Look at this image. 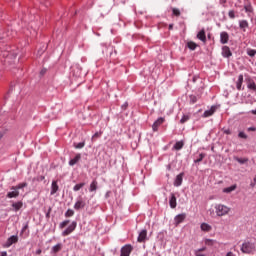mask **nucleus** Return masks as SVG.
<instances>
[{
    "label": "nucleus",
    "instance_id": "1",
    "mask_svg": "<svg viewBox=\"0 0 256 256\" xmlns=\"http://www.w3.org/2000/svg\"><path fill=\"white\" fill-rule=\"evenodd\" d=\"M214 209L217 217H225L231 213V207L225 204H216Z\"/></svg>",
    "mask_w": 256,
    "mask_h": 256
},
{
    "label": "nucleus",
    "instance_id": "2",
    "mask_svg": "<svg viewBox=\"0 0 256 256\" xmlns=\"http://www.w3.org/2000/svg\"><path fill=\"white\" fill-rule=\"evenodd\" d=\"M242 253L250 254L255 251V245L251 242H244L241 246Z\"/></svg>",
    "mask_w": 256,
    "mask_h": 256
},
{
    "label": "nucleus",
    "instance_id": "3",
    "mask_svg": "<svg viewBox=\"0 0 256 256\" xmlns=\"http://www.w3.org/2000/svg\"><path fill=\"white\" fill-rule=\"evenodd\" d=\"M87 205V202H85V199L83 197L79 196L77 198L76 203L74 204L75 211H81V209H85V206Z\"/></svg>",
    "mask_w": 256,
    "mask_h": 256
},
{
    "label": "nucleus",
    "instance_id": "4",
    "mask_svg": "<svg viewBox=\"0 0 256 256\" xmlns=\"http://www.w3.org/2000/svg\"><path fill=\"white\" fill-rule=\"evenodd\" d=\"M133 253V246L131 244L124 245L120 250V256H131Z\"/></svg>",
    "mask_w": 256,
    "mask_h": 256
},
{
    "label": "nucleus",
    "instance_id": "5",
    "mask_svg": "<svg viewBox=\"0 0 256 256\" xmlns=\"http://www.w3.org/2000/svg\"><path fill=\"white\" fill-rule=\"evenodd\" d=\"M76 228H77V222H72L71 225L68 226V228L64 232H62L63 237H67V235H71V233H73Z\"/></svg>",
    "mask_w": 256,
    "mask_h": 256
},
{
    "label": "nucleus",
    "instance_id": "6",
    "mask_svg": "<svg viewBox=\"0 0 256 256\" xmlns=\"http://www.w3.org/2000/svg\"><path fill=\"white\" fill-rule=\"evenodd\" d=\"M165 123V118L164 117H160L158 118L152 125V129L153 131H159V127H161V125H163Z\"/></svg>",
    "mask_w": 256,
    "mask_h": 256
},
{
    "label": "nucleus",
    "instance_id": "7",
    "mask_svg": "<svg viewBox=\"0 0 256 256\" xmlns=\"http://www.w3.org/2000/svg\"><path fill=\"white\" fill-rule=\"evenodd\" d=\"M19 241V236L17 235H12L11 237H9L4 245V247H11V245L17 243Z\"/></svg>",
    "mask_w": 256,
    "mask_h": 256
},
{
    "label": "nucleus",
    "instance_id": "8",
    "mask_svg": "<svg viewBox=\"0 0 256 256\" xmlns=\"http://www.w3.org/2000/svg\"><path fill=\"white\" fill-rule=\"evenodd\" d=\"M220 43H222V45H227V43H229V33L227 32L220 33Z\"/></svg>",
    "mask_w": 256,
    "mask_h": 256
},
{
    "label": "nucleus",
    "instance_id": "9",
    "mask_svg": "<svg viewBox=\"0 0 256 256\" xmlns=\"http://www.w3.org/2000/svg\"><path fill=\"white\" fill-rule=\"evenodd\" d=\"M197 39L202 41V43H207V35L205 34V29H202L198 32Z\"/></svg>",
    "mask_w": 256,
    "mask_h": 256
},
{
    "label": "nucleus",
    "instance_id": "10",
    "mask_svg": "<svg viewBox=\"0 0 256 256\" xmlns=\"http://www.w3.org/2000/svg\"><path fill=\"white\" fill-rule=\"evenodd\" d=\"M215 111H217V106H212L209 110H206L202 117L207 118L211 117L212 115L215 114Z\"/></svg>",
    "mask_w": 256,
    "mask_h": 256
},
{
    "label": "nucleus",
    "instance_id": "11",
    "mask_svg": "<svg viewBox=\"0 0 256 256\" xmlns=\"http://www.w3.org/2000/svg\"><path fill=\"white\" fill-rule=\"evenodd\" d=\"M183 175H185V174L180 173L176 176V179L174 181V186L175 187H181V185L183 184Z\"/></svg>",
    "mask_w": 256,
    "mask_h": 256
},
{
    "label": "nucleus",
    "instance_id": "12",
    "mask_svg": "<svg viewBox=\"0 0 256 256\" xmlns=\"http://www.w3.org/2000/svg\"><path fill=\"white\" fill-rule=\"evenodd\" d=\"M145 239H147V230H142L139 233L137 241H138V243H145Z\"/></svg>",
    "mask_w": 256,
    "mask_h": 256
},
{
    "label": "nucleus",
    "instance_id": "13",
    "mask_svg": "<svg viewBox=\"0 0 256 256\" xmlns=\"http://www.w3.org/2000/svg\"><path fill=\"white\" fill-rule=\"evenodd\" d=\"M231 55H233V53H231V49L229 48V46H223L222 47V56L223 57H231Z\"/></svg>",
    "mask_w": 256,
    "mask_h": 256
},
{
    "label": "nucleus",
    "instance_id": "14",
    "mask_svg": "<svg viewBox=\"0 0 256 256\" xmlns=\"http://www.w3.org/2000/svg\"><path fill=\"white\" fill-rule=\"evenodd\" d=\"M8 199H17L19 197V191L16 189H11L10 192L7 193Z\"/></svg>",
    "mask_w": 256,
    "mask_h": 256
},
{
    "label": "nucleus",
    "instance_id": "15",
    "mask_svg": "<svg viewBox=\"0 0 256 256\" xmlns=\"http://www.w3.org/2000/svg\"><path fill=\"white\" fill-rule=\"evenodd\" d=\"M57 191H59V185L57 184V181L54 180V181H52V184H51L50 195H55V193H57Z\"/></svg>",
    "mask_w": 256,
    "mask_h": 256
},
{
    "label": "nucleus",
    "instance_id": "16",
    "mask_svg": "<svg viewBox=\"0 0 256 256\" xmlns=\"http://www.w3.org/2000/svg\"><path fill=\"white\" fill-rule=\"evenodd\" d=\"M169 205L171 209H175L177 207V197L172 193L169 200Z\"/></svg>",
    "mask_w": 256,
    "mask_h": 256
},
{
    "label": "nucleus",
    "instance_id": "17",
    "mask_svg": "<svg viewBox=\"0 0 256 256\" xmlns=\"http://www.w3.org/2000/svg\"><path fill=\"white\" fill-rule=\"evenodd\" d=\"M81 161V154H77L73 159L69 161V165L73 167V165H77Z\"/></svg>",
    "mask_w": 256,
    "mask_h": 256
},
{
    "label": "nucleus",
    "instance_id": "18",
    "mask_svg": "<svg viewBox=\"0 0 256 256\" xmlns=\"http://www.w3.org/2000/svg\"><path fill=\"white\" fill-rule=\"evenodd\" d=\"M239 27L245 32L249 28V22L247 20H241L239 21Z\"/></svg>",
    "mask_w": 256,
    "mask_h": 256
},
{
    "label": "nucleus",
    "instance_id": "19",
    "mask_svg": "<svg viewBox=\"0 0 256 256\" xmlns=\"http://www.w3.org/2000/svg\"><path fill=\"white\" fill-rule=\"evenodd\" d=\"M185 217H186L185 214H179V215H177V216L175 217V219H174L176 225H179V224L183 223V222L185 221Z\"/></svg>",
    "mask_w": 256,
    "mask_h": 256
},
{
    "label": "nucleus",
    "instance_id": "20",
    "mask_svg": "<svg viewBox=\"0 0 256 256\" xmlns=\"http://www.w3.org/2000/svg\"><path fill=\"white\" fill-rule=\"evenodd\" d=\"M242 85H243V74H240V75L238 76V80H237V82H236V89H237L238 91H241Z\"/></svg>",
    "mask_w": 256,
    "mask_h": 256
},
{
    "label": "nucleus",
    "instance_id": "21",
    "mask_svg": "<svg viewBox=\"0 0 256 256\" xmlns=\"http://www.w3.org/2000/svg\"><path fill=\"white\" fill-rule=\"evenodd\" d=\"M97 185H98L97 180H94L91 182L90 188H89L90 193H95V191H97Z\"/></svg>",
    "mask_w": 256,
    "mask_h": 256
},
{
    "label": "nucleus",
    "instance_id": "22",
    "mask_svg": "<svg viewBox=\"0 0 256 256\" xmlns=\"http://www.w3.org/2000/svg\"><path fill=\"white\" fill-rule=\"evenodd\" d=\"M200 228H201L202 231H206L207 233L209 231H211V229H212L211 225H209L207 223H202Z\"/></svg>",
    "mask_w": 256,
    "mask_h": 256
},
{
    "label": "nucleus",
    "instance_id": "23",
    "mask_svg": "<svg viewBox=\"0 0 256 256\" xmlns=\"http://www.w3.org/2000/svg\"><path fill=\"white\" fill-rule=\"evenodd\" d=\"M24 187H27V182L20 183L17 186H12L10 189H15L16 191H19V189H24Z\"/></svg>",
    "mask_w": 256,
    "mask_h": 256
},
{
    "label": "nucleus",
    "instance_id": "24",
    "mask_svg": "<svg viewBox=\"0 0 256 256\" xmlns=\"http://www.w3.org/2000/svg\"><path fill=\"white\" fill-rule=\"evenodd\" d=\"M237 189V185H232L230 187L224 188L223 193H233Z\"/></svg>",
    "mask_w": 256,
    "mask_h": 256
},
{
    "label": "nucleus",
    "instance_id": "25",
    "mask_svg": "<svg viewBox=\"0 0 256 256\" xmlns=\"http://www.w3.org/2000/svg\"><path fill=\"white\" fill-rule=\"evenodd\" d=\"M12 207L15 211H19L23 207V203L21 201L15 202L12 204Z\"/></svg>",
    "mask_w": 256,
    "mask_h": 256
},
{
    "label": "nucleus",
    "instance_id": "26",
    "mask_svg": "<svg viewBox=\"0 0 256 256\" xmlns=\"http://www.w3.org/2000/svg\"><path fill=\"white\" fill-rule=\"evenodd\" d=\"M185 144L183 143V141H178L175 143L174 145V149L175 151H181V148L184 146Z\"/></svg>",
    "mask_w": 256,
    "mask_h": 256
},
{
    "label": "nucleus",
    "instance_id": "27",
    "mask_svg": "<svg viewBox=\"0 0 256 256\" xmlns=\"http://www.w3.org/2000/svg\"><path fill=\"white\" fill-rule=\"evenodd\" d=\"M187 47L190 48L191 51H195L197 49V43L190 41L187 43Z\"/></svg>",
    "mask_w": 256,
    "mask_h": 256
},
{
    "label": "nucleus",
    "instance_id": "28",
    "mask_svg": "<svg viewBox=\"0 0 256 256\" xmlns=\"http://www.w3.org/2000/svg\"><path fill=\"white\" fill-rule=\"evenodd\" d=\"M189 119H191L190 114L183 115L182 118L180 119V123L183 125V124L187 123V121H189Z\"/></svg>",
    "mask_w": 256,
    "mask_h": 256
},
{
    "label": "nucleus",
    "instance_id": "29",
    "mask_svg": "<svg viewBox=\"0 0 256 256\" xmlns=\"http://www.w3.org/2000/svg\"><path fill=\"white\" fill-rule=\"evenodd\" d=\"M85 185V182L82 183H78L73 187V191L77 192V191H81V189H83V186Z\"/></svg>",
    "mask_w": 256,
    "mask_h": 256
},
{
    "label": "nucleus",
    "instance_id": "30",
    "mask_svg": "<svg viewBox=\"0 0 256 256\" xmlns=\"http://www.w3.org/2000/svg\"><path fill=\"white\" fill-rule=\"evenodd\" d=\"M235 161H237L238 163H240V165H245V163H247L249 161L248 158H239V157H236L235 158Z\"/></svg>",
    "mask_w": 256,
    "mask_h": 256
},
{
    "label": "nucleus",
    "instance_id": "31",
    "mask_svg": "<svg viewBox=\"0 0 256 256\" xmlns=\"http://www.w3.org/2000/svg\"><path fill=\"white\" fill-rule=\"evenodd\" d=\"M62 249V245L61 244H56L53 248L52 251L53 253H59V251H61Z\"/></svg>",
    "mask_w": 256,
    "mask_h": 256
},
{
    "label": "nucleus",
    "instance_id": "32",
    "mask_svg": "<svg viewBox=\"0 0 256 256\" xmlns=\"http://www.w3.org/2000/svg\"><path fill=\"white\" fill-rule=\"evenodd\" d=\"M248 89H250L251 91H255V90H256V84H255V82L250 81V82L248 83Z\"/></svg>",
    "mask_w": 256,
    "mask_h": 256
},
{
    "label": "nucleus",
    "instance_id": "33",
    "mask_svg": "<svg viewBox=\"0 0 256 256\" xmlns=\"http://www.w3.org/2000/svg\"><path fill=\"white\" fill-rule=\"evenodd\" d=\"M203 159H205V154L201 153V154H199V158L194 160V163H201V161H203Z\"/></svg>",
    "mask_w": 256,
    "mask_h": 256
},
{
    "label": "nucleus",
    "instance_id": "34",
    "mask_svg": "<svg viewBox=\"0 0 256 256\" xmlns=\"http://www.w3.org/2000/svg\"><path fill=\"white\" fill-rule=\"evenodd\" d=\"M75 215V211L68 209L65 213V217H73Z\"/></svg>",
    "mask_w": 256,
    "mask_h": 256
},
{
    "label": "nucleus",
    "instance_id": "35",
    "mask_svg": "<svg viewBox=\"0 0 256 256\" xmlns=\"http://www.w3.org/2000/svg\"><path fill=\"white\" fill-rule=\"evenodd\" d=\"M172 13L175 15V17H179L181 15V11L177 8H173Z\"/></svg>",
    "mask_w": 256,
    "mask_h": 256
},
{
    "label": "nucleus",
    "instance_id": "36",
    "mask_svg": "<svg viewBox=\"0 0 256 256\" xmlns=\"http://www.w3.org/2000/svg\"><path fill=\"white\" fill-rule=\"evenodd\" d=\"M7 134V129L5 128H0V141L3 139V136Z\"/></svg>",
    "mask_w": 256,
    "mask_h": 256
},
{
    "label": "nucleus",
    "instance_id": "37",
    "mask_svg": "<svg viewBox=\"0 0 256 256\" xmlns=\"http://www.w3.org/2000/svg\"><path fill=\"white\" fill-rule=\"evenodd\" d=\"M238 137H239V139H248L247 134H245V132H243V131L238 133Z\"/></svg>",
    "mask_w": 256,
    "mask_h": 256
},
{
    "label": "nucleus",
    "instance_id": "38",
    "mask_svg": "<svg viewBox=\"0 0 256 256\" xmlns=\"http://www.w3.org/2000/svg\"><path fill=\"white\" fill-rule=\"evenodd\" d=\"M75 149H83L85 147V142H80L78 144H74Z\"/></svg>",
    "mask_w": 256,
    "mask_h": 256
},
{
    "label": "nucleus",
    "instance_id": "39",
    "mask_svg": "<svg viewBox=\"0 0 256 256\" xmlns=\"http://www.w3.org/2000/svg\"><path fill=\"white\" fill-rule=\"evenodd\" d=\"M247 55H249V57H255V55H256V50L249 49V50L247 51Z\"/></svg>",
    "mask_w": 256,
    "mask_h": 256
},
{
    "label": "nucleus",
    "instance_id": "40",
    "mask_svg": "<svg viewBox=\"0 0 256 256\" xmlns=\"http://www.w3.org/2000/svg\"><path fill=\"white\" fill-rule=\"evenodd\" d=\"M69 225V220H65L62 223H60V229H65Z\"/></svg>",
    "mask_w": 256,
    "mask_h": 256
},
{
    "label": "nucleus",
    "instance_id": "41",
    "mask_svg": "<svg viewBox=\"0 0 256 256\" xmlns=\"http://www.w3.org/2000/svg\"><path fill=\"white\" fill-rule=\"evenodd\" d=\"M228 17H230V19H235V11L234 10H230L228 12Z\"/></svg>",
    "mask_w": 256,
    "mask_h": 256
},
{
    "label": "nucleus",
    "instance_id": "42",
    "mask_svg": "<svg viewBox=\"0 0 256 256\" xmlns=\"http://www.w3.org/2000/svg\"><path fill=\"white\" fill-rule=\"evenodd\" d=\"M101 135H103V132H101V131H100V132H96V133L92 136V140L101 137Z\"/></svg>",
    "mask_w": 256,
    "mask_h": 256
},
{
    "label": "nucleus",
    "instance_id": "43",
    "mask_svg": "<svg viewBox=\"0 0 256 256\" xmlns=\"http://www.w3.org/2000/svg\"><path fill=\"white\" fill-rule=\"evenodd\" d=\"M205 244H206V245H213V240H211V239H206V240H205Z\"/></svg>",
    "mask_w": 256,
    "mask_h": 256
},
{
    "label": "nucleus",
    "instance_id": "44",
    "mask_svg": "<svg viewBox=\"0 0 256 256\" xmlns=\"http://www.w3.org/2000/svg\"><path fill=\"white\" fill-rule=\"evenodd\" d=\"M191 103H197V97L196 96H191Z\"/></svg>",
    "mask_w": 256,
    "mask_h": 256
},
{
    "label": "nucleus",
    "instance_id": "45",
    "mask_svg": "<svg viewBox=\"0 0 256 256\" xmlns=\"http://www.w3.org/2000/svg\"><path fill=\"white\" fill-rule=\"evenodd\" d=\"M247 131L248 132H255L256 131V127H249V128H247Z\"/></svg>",
    "mask_w": 256,
    "mask_h": 256
},
{
    "label": "nucleus",
    "instance_id": "46",
    "mask_svg": "<svg viewBox=\"0 0 256 256\" xmlns=\"http://www.w3.org/2000/svg\"><path fill=\"white\" fill-rule=\"evenodd\" d=\"M224 133H225V135H231V130L230 129H225Z\"/></svg>",
    "mask_w": 256,
    "mask_h": 256
},
{
    "label": "nucleus",
    "instance_id": "47",
    "mask_svg": "<svg viewBox=\"0 0 256 256\" xmlns=\"http://www.w3.org/2000/svg\"><path fill=\"white\" fill-rule=\"evenodd\" d=\"M206 247H203V248H200V249H198V250H195V251H198V253H201V252H203V251H206Z\"/></svg>",
    "mask_w": 256,
    "mask_h": 256
},
{
    "label": "nucleus",
    "instance_id": "48",
    "mask_svg": "<svg viewBox=\"0 0 256 256\" xmlns=\"http://www.w3.org/2000/svg\"><path fill=\"white\" fill-rule=\"evenodd\" d=\"M195 256H205V254H200L199 251H195Z\"/></svg>",
    "mask_w": 256,
    "mask_h": 256
},
{
    "label": "nucleus",
    "instance_id": "49",
    "mask_svg": "<svg viewBox=\"0 0 256 256\" xmlns=\"http://www.w3.org/2000/svg\"><path fill=\"white\" fill-rule=\"evenodd\" d=\"M36 255H41V249L36 251Z\"/></svg>",
    "mask_w": 256,
    "mask_h": 256
},
{
    "label": "nucleus",
    "instance_id": "50",
    "mask_svg": "<svg viewBox=\"0 0 256 256\" xmlns=\"http://www.w3.org/2000/svg\"><path fill=\"white\" fill-rule=\"evenodd\" d=\"M255 183H256V176L254 177V183H252L251 186L254 187Z\"/></svg>",
    "mask_w": 256,
    "mask_h": 256
},
{
    "label": "nucleus",
    "instance_id": "51",
    "mask_svg": "<svg viewBox=\"0 0 256 256\" xmlns=\"http://www.w3.org/2000/svg\"><path fill=\"white\" fill-rule=\"evenodd\" d=\"M252 115H256V110L251 111Z\"/></svg>",
    "mask_w": 256,
    "mask_h": 256
},
{
    "label": "nucleus",
    "instance_id": "52",
    "mask_svg": "<svg viewBox=\"0 0 256 256\" xmlns=\"http://www.w3.org/2000/svg\"><path fill=\"white\" fill-rule=\"evenodd\" d=\"M45 179V176H40V181H43Z\"/></svg>",
    "mask_w": 256,
    "mask_h": 256
},
{
    "label": "nucleus",
    "instance_id": "53",
    "mask_svg": "<svg viewBox=\"0 0 256 256\" xmlns=\"http://www.w3.org/2000/svg\"><path fill=\"white\" fill-rule=\"evenodd\" d=\"M169 29H170V30L173 29V24H170V25H169Z\"/></svg>",
    "mask_w": 256,
    "mask_h": 256
},
{
    "label": "nucleus",
    "instance_id": "54",
    "mask_svg": "<svg viewBox=\"0 0 256 256\" xmlns=\"http://www.w3.org/2000/svg\"><path fill=\"white\" fill-rule=\"evenodd\" d=\"M2 66H3V60L0 61V67H2Z\"/></svg>",
    "mask_w": 256,
    "mask_h": 256
},
{
    "label": "nucleus",
    "instance_id": "55",
    "mask_svg": "<svg viewBox=\"0 0 256 256\" xmlns=\"http://www.w3.org/2000/svg\"><path fill=\"white\" fill-rule=\"evenodd\" d=\"M122 107H123V109H127V104H126V105H123Z\"/></svg>",
    "mask_w": 256,
    "mask_h": 256
},
{
    "label": "nucleus",
    "instance_id": "56",
    "mask_svg": "<svg viewBox=\"0 0 256 256\" xmlns=\"http://www.w3.org/2000/svg\"><path fill=\"white\" fill-rule=\"evenodd\" d=\"M0 121H1V116H0Z\"/></svg>",
    "mask_w": 256,
    "mask_h": 256
}]
</instances>
